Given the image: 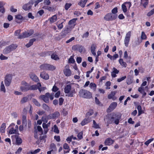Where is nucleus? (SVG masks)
Segmentation results:
<instances>
[{
    "label": "nucleus",
    "instance_id": "obj_1",
    "mask_svg": "<svg viewBox=\"0 0 154 154\" xmlns=\"http://www.w3.org/2000/svg\"><path fill=\"white\" fill-rule=\"evenodd\" d=\"M80 97L86 98H90L92 97V94L89 91L85 90L82 89L79 92Z\"/></svg>",
    "mask_w": 154,
    "mask_h": 154
},
{
    "label": "nucleus",
    "instance_id": "obj_2",
    "mask_svg": "<svg viewBox=\"0 0 154 154\" xmlns=\"http://www.w3.org/2000/svg\"><path fill=\"white\" fill-rule=\"evenodd\" d=\"M34 3V0H31L28 3L23 5L22 8L25 11H29L32 10V7Z\"/></svg>",
    "mask_w": 154,
    "mask_h": 154
},
{
    "label": "nucleus",
    "instance_id": "obj_3",
    "mask_svg": "<svg viewBox=\"0 0 154 154\" xmlns=\"http://www.w3.org/2000/svg\"><path fill=\"white\" fill-rule=\"evenodd\" d=\"M117 17V14H112L109 13L106 14L104 17V19L108 21L113 20H115Z\"/></svg>",
    "mask_w": 154,
    "mask_h": 154
},
{
    "label": "nucleus",
    "instance_id": "obj_4",
    "mask_svg": "<svg viewBox=\"0 0 154 154\" xmlns=\"http://www.w3.org/2000/svg\"><path fill=\"white\" fill-rule=\"evenodd\" d=\"M12 77L10 75H7L5 77V83L6 86H9L11 82Z\"/></svg>",
    "mask_w": 154,
    "mask_h": 154
},
{
    "label": "nucleus",
    "instance_id": "obj_5",
    "mask_svg": "<svg viewBox=\"0 0 154 154\" xmlns=\"http://www.w3.org/2000/svg\"><path fill=\"white\" fill-rule=\"evenodd\" d=\"M131 35V31L128 32L126 34L124 39L125 44V46L127 47L130 40V38Z\"/></svg>",
    "mask_w": 154,
    "mask_h": 154
},
{
    "label": "nucleus",
    "instance_id": "obj_6",
    "mask_svg": "<svg viewBox=\"0 0 154 154\" xmlns=\"http://www.w3.org/2000/svg\"><path fill=\"white\" fill-rule=\"evenodd\" d=\"M50 96V93H47L45 95H41L39 97V98L40 99L43 100L45 103H48L49 102V98Z\"/></svg>",
    "mask_w": 154,
    "mask_h": 154
},
{
    "label": "nucleus",
    "instance_id": "obj_7",
    "mask_svg": "<svg viewBox=\"0 0 154 154\" xmlns=\"http://www.w3.org/2000/svg\"><path fill=\"white\" fill-rule=\"evenodd\" d=\"M63 72L64 75L66 76H69L71 75L72 72L69 69V66L68 65H66L65 67L63 70Z\"/></svg>",
    "mask_w": 154,
    "mask_h": 154
},
{
    "label": "nucleus",
    "instance_id": "obj_8",
    "mask_svg": "<svg viewBox=\"0 0 154 154\" xmlns=\"http://www.w3.org/2000/svg\"><path fill=\"white\" fill-rule=\"evenodd\" d=\"M60 115L59 112H56L54 113L49 115L47 116L48 119H54L58 118Z\"/></svg>",
    "mask_w": 154,
    "mask_h": 154
},
{
    "label": "nucleus",
    "instance_id": "obj_9",
    "mask_svg": "<svg viewBox=\"0 0 154 154\" xmlns=\"http://www.w3.org/2000/svg\"><path fill=\"white\" fill-rule=\"evenodd\" d=\"M18 126L16 125L14 127H11L9 129V133L10 134H17L18 132Z\"/></svg>",
    "mask_w": 154,
    "mask_h": 154
},
{
    "label": "nucleus",
    "instance_id": "obj_10",
    "mask_svg": "<svg viewBox=\"0 0 154 154\" xmlns=\"http://www.w3.org/2000/svg\"><path fill=\"white\" fill-rule=\"evenodd\" d=\"M117 104L116 102H113L112 103L109 105V108L107 110V111L108 112H110L113 110L117 106Z\"/></svg>",
    "mask_w": 154,
    "mask_h": 154
},
{
    "label": "nucleus",
    "instance_id": "obj_11",
    "mask_svg": "<svg viewBox=\"0 0 154 154\" xmlns=\"http://www.w3.org/2000/svg\"><path fill=\"white\" fill-rule=\"evenodd\" d=\"M41 85L40 83H38L37 85H33L29 86V90H36L37 89H38L39 87H41Z\"/></svg>",
    "mask_w": 154,
    "mask_h": 154
},
{
    "label": "nucleus",
    "instance_id": "obj_12",
    "mask_svg": "<svg viewBox=\"0 0 154 154\" xmlns=\"http://www.w3.org/2000/svg\"><path fill=\"white\" fill-rule=\"evenodd\" d=\"M30 78L33 81L35 82H38L39 80L37 76L34 74L31 73L29 75Z\"/></svg>",
    "mask_w": 154,
    "mask_h": 154
},
{
    "label": "nucleus",
    "instance_id": "obj_13",
    "mask_svg": "<svg viewBox=\"0 0 154 154\" xmlns=\"http://www.w3.org/2000/svg\"><path fill=\"white\" fill-rule=\"evenodd\" d=\"M116 93V91H112L108 96V98L109 99H112L113 100H115L117 98L114 96Z\"/></svg>",
    "mask_w": 154,
    "mask_h": 154
},
{
    "label": "nucleus",
    "instance_id": "obj_14",
    "mask_svg": "<svg viewBox=\"0 0 154 154\" xmlns=\"http://www.w3.org/2000/svg\"><path fill=\"white\" fill-rule=\"evenodd\" d=\"M76 93L75 89L74 88H72V90H70L66 94V95L69 97H72L73 94Z\"/></svg>",
    "mask_w": 154,
    "mask_h": 154
},
{
    "label": "nucleus",
    "instance_id": "obj_15",
    "mask_svg": "<svg viewBox=\"0 0 154 154\" xmlns=\"http://www.w3.org/2000/svg\"><path fill=\"white\" fill-rule=\"evenodd\" d=\"M113 140L111 138H108L106 139L105 141V143L106 145H110L112 144L114 142Z\"/></svg>",
    "mask_w": 154,
    "mask_h": 154
},
{
    "label": "nucleus",
    "instance_id": "obj_16",
    "mask_svg": "<svg viewBox=\"0 0 154 154\" xmlns=\"http://www.w3.org/2000/svg\"><path fill=\"white\" fill-rule=\"evenodd\" d=\"M91 121V119L90 118H87L83 120L81 123V125L84 126L85 124L89 123Z\"/></svg>",
    "mask_w": 154,
    "mask_h": 154
},
{
    "label": "nucleus",
    "instance_id": "obj_17",
    "mask_svg": "<svg viewBox=\"0 0 154 154\" xmlns=\"http://www.w3.org/2000/svg\"><path fill=\"white\" fill-rule=\"evenodd\" d=\"M40 76L42 78L45 80H48L49 78L48 74L44 72L40 73Z\"/></svg>",
    "mask_w": 154,
    "mask_h": 154
},
{
    "label": "nucleus",
    "instance_id": "obj_18",
    "mask_svg": "<svg viewBox=\"0 0 154 154\" xmlns=\"http://www.w3.org/2000/svg\"><path fill=\"white\" fill-rule=\"evenodd\" d=\"M77 20V18H74L69 21L68 23L69 25V26H70L72 28H73L74 27L75 25V23Z\"/></svg>",
    "mask_w": 154,
    "mask_h": 154
},
{
    "label": "nucleus",
    "instance_id": "obj_19",
    "mask_svg": "<svg viewBox=\"0 0 154 154\" xmlns=\"http://www.w3.org/2000/svg\"><path fill=\"white\" fill-rule=\"evenodd\" d=\"M96 46L95 44H93L91 45V52L92 54L94 56L96 55V53L94 52L95 50L96 49Z\"/></svg>",
    "mask_w": 154,
    "mask_h": 154
},
{
    "label": "nucleus",
    "instance_id": "obj_20",
    "mask_svg": "<svg viewBox=\"0 0 154 154\" xmlns=\"http://www.w3.org/2000/svg\"><path fill=\"white\" fill-rule=\"evenodd\" d=\"M72 88L70 84L66 85V86L65 87L64 89V92L65 94H66L70 90H72Z\"/></svg>",
    "mask_w": 154,
    "mask_h": 154
},
{
    "label": "nucleus",
    "instance_id": "obj_21",
    "mask_svg": "<svg viewBox=\"0 0 154 154\" xmlns=\"http://www.w3.org/2000/svg\"><path fill=\"white\" fill-rule=\"evenodd\" d=\"M57 15H55L52 16L49 19L51 23H53L55 22L57 20Z\"/></svg>",
    "mask_w": 154,
    "mask_h": 154
},
{
    "label": "nucleus",
    "instance_id": "obj_22",
    "mask_svg": "<svg viewBox=\"0 0 154 154\" xmlns=\"http://www.w3.org/2000/svg\"><path fill=\"white\" fill-rule=\"evenodd\" d=\"M6 128V124L5 123H3L2 124L0 128V131L1 133H4L5 132V129Z\"/></svg>",
    "mask_w": 154,
    "mask_h": 154
},
{
    "label": "nucleus",
    "instance_id": "obj_23",
    "mask_svg": "<svg viewBox=\"0 0 154 154\" xmlns=\"http://www.w3.org/2000/svg\"><path fill=\"white\" fill-rule=\"evenodd\" d=\"M63 149H67V150L66 151H64V153H66L69 152L70 150L69 146L68 144L66 143H65L63 145Z\"/></svg>",
    "mask_w": 154,
    "mask_h": 154
},
{
    "label": "nucleus",
    "instance_id": "obj_24",
    "mask_svg": "<svg viewBox=\"0 0 154 154\" xmlns=\"http://www.w3.org/2000/svg\"><path fill=\"white\" fill-rule=\"evenodd\" d=\"M15 18L16 19V22L17 23H19V22L18 21L22 20L23 17L20 14H18L15 16Z\"/></svg>",
    "mask_w": 154,
    "mask_h": 154
},
{
    "label": "nucleus",
    "instance_id": "obj_25",
    "mask_svg": "<svg viewBox=\"0 0 154 154\" xmlns=\"http://www.w3.org/2000/svg\"><path fill=\"white\" fill-rule=\"evenodd\" d=\"M116 118V117H112L110 118H109L108 119L107 121V123L108 124L107 126H108L109 124L114 123V121Z\"/></svg>",
    "mask_w": 154,
    "mask_h": 154
},
{
    "label": "nucleus",
    "instance_id": "obj_26",
    "mask_svg": "<svg viewBox=\"0 0 154 154\" xmlns=\"http://www.w3.org/2000/svg\"><path fill=\"white\" fill-rule=\"evenodd\" d=\"M36 39L35 38H32L30 39L29 43L26 45V46L27 48H29L32 45L33 43L35 41Z\"/></svg>",
    "mask_w": 154,
    "mask_h": 154
},
{
    "label": "nucleus",
    "instance_id": "obj_27",
    "mask_svg": "<svg viewBox=\"0 0 154 154\" xmlns=\"http://www.w3.org/2000/svg\"><path fill=\"white\" fill-rule=\"evenodd\" d=\"M56 68L54 66L48 64L47 70L53 71Z\"/></svg>",
    "mask_w": 154,
    "mask_h": 154
},
{
    "label": "nucleus",
    "instance_id": "obj_28",
    "mask_svg": "<svg viewBox=\"0 0 154 154\" xmlns=\"http://www.w3.org/2000/svg\"><path fill=\"white\" fill-rule=\"evenodd\" d=\"M28 37L27 34L26 32H25L23 33L22 34L19 35L18 37V38L19 39H22Z\"/></svg>",
    "mask_w": 154,
    "mask_h": 154
},
{
    "label": "nucleus",
    "instance_id": "obj_29",
    "mask_svg": "<svg viewBox=\"0 0 154 154\" xmlns=\"http://www.w3.org/2000/svg\"><path fill=\"white\" fill-rule=\"evenodd\" d=\"M16 144L17 145H20L22 143V140L20 137H16Z\"/></svg>",
    "mask_w": 154,
    "mask_h": 154
},
{
    "label": "nucleus",
    "instance_id": "obj_30",
    "mask_svg": "<svg viewBox=\"0 0 154 154\" xmlns=\"http://www.w3.org/2000/svg\"><path fill=\"white\" fill-rule=\"evenodd\" d=\"M42 8L44 9L48 10L49 11H53L54 9V8L53 7H49L47 6H44Z\"/></svg>",
    "mask_w": 154,
    "mask_h": 154
},
{
    "label": "nucleus",
    "instance_id": "obj_31",
    "mask_svg": "<svg viewBox=\"0 0 154 154\" xmlns=\"http://www.w3.org/2000/svg\"><path fill=\"white\" fill-rule=\"evenodd\" d=\"M0 91H1L3 92L4 93H5L6 92V89L3 81H2L1 83Z\"/></svg>",
    "mask_w": 154,
    "mask_h": 154
},
{
    "label": "nucleus",
    "instance_id": "obj_32",
    "mask_svg": "<svg viewBox=\"0 0 154 154\" xmlns=\"http://www.w3.org/2000/svg\"><path fill=\"white\" fill-rule=\"evenodd\" d=\"M50 148L52 151H56L57 149L55 144L53 143L51 144Z\"/></svg>",
    "mask_w": 154,
    "mask_h": 154
},
{
    "label": "nucleus",
    "instance_id": "obj_33",
    "mask_svg": "<svg viewBox=\"0 0 154 154\" xmlns=\"http://www.w3.org/2000/svg\"><path fill=\"white\" fill-rule=\"evenodd\" d=\"M20 89L22 91H25L29 90V86H21L20 87Z\"/></svg>",
    "mask_w": 154,
    "mask_h": 154
},
{
    "label": "nucleus",
    "instance_id": "obj_34",
    "mask_svg": "<svg viewBox=\"0 0 154 154\" xmlns=\"http://www.w3.org/2000/svg\"><path fill=\"white\" fill-rule=\"evenodd\" d=\"M17 45L14 44H12L8 46L11 51L15 49L17 47Z\"/></svg>",
    "mask_w": 154,
    "mask_h": 154
},
{
    "label": "nucleus",
    "instance_id": "obj_35",
    "mask_svg": "<svg viewBox=\"0 0 154 154\" xmlns=\"http://www.w3.org/2000/svg\"><path fill=\"white\" fill-rule=\"evenodd\" d=\"M48 64H43L40 66L41 69L47 70Z\"/></svg>",
    "mask_w": 154,
    "mask_h": 154
},
{
    "label": "nucleus",
    "instance_id": "obj_36",
    "mask_svg": "<svg viewBox=\"0 0 154 154\" xmlns=\"http://www.w3.org/2000/svg\"><path fill=\"white\" fill-rule=\"evenodd\" d=\"M42 126L44 129L45 133L46 134L48 131V125L45 123H43L42 124Z\"/></svg>",
    "mask_w": 154,
    "mask_h": 154
},
{
    "label": "nucleus",
    "instance_id": "obj_37",
    "mask_svg": "<svg viewBox=\"0 0 154 154\" xmlns=\"http://www.w3.org/2000/svg\"><path fill=\"white\" fill-rule=\"evenodd\" d=\"M137 108L138 111V116H140L141 114L143 113V112L142 110V108L140 105H138Z\"/></svg>",
    "mask_w": 154,
    "mask_h": 154
},
{
    "label": "nucleus",
    "instance_id": "obj_38",
    "mask_svg": "<svg viewBox=\"0 0 154 154\" xmlns=\"http://www.w3.org/2000/svg\"><path fill=\"white\" fill-rule=\"evenodd\" d=\"M11 51L9 47L8 46L6 47L3 50V53L5 54H7L9 53Z\"/></svg>",
    "mask_w": 154,
    "mask_h": 154
},
{
    "label": "nucleus",
    "instance_id": "obj_39",
    "mask_svg": "<svg viewBox=\"0 0 154 154\" xmlns=\"http://www.w3.org/2000/svg\"><path fill=\"white\" fill-rule=\"evenodd\" d=\"M94 113L93 110L90 109L86 114V117L87 118H89V116L92 115Z\"/></svg>",
    "mask_w": 154,
    "mask_h": 154
},
{
    "label": "nucleus",
    "instance_id": "obj_40",
    "mask_svg": "<svg viewBox=\"0 0 154 154\" xmlns=\"http://www.w3.org/2000/svg\"><path fill=\"white\" fill-rule=\"evenodd\" d=\"M119 63L120 64L123 66L126 67L127 66V64L126 63L123 61L122 59H120L119 60Z\"/></svg>",
    "mask_w": 154,
    "mask_h": 154
},
{
    "label": "nucleus",
    "instance_id": "obj_41",
    "mask_svg": "<svg viewBox=\"0 0 154 154\" xmlns=\"http://www.w3.org/2000/svg\"><path fill=\"white\" fill-rule=\"evenodd\" d=\"M74 47H76L75 48V50H77V49H78L79 51L80 52H81L82 51L83 49H84L83 47L82 46H74Z\"/></svg>",
    "mask_w": 154,
    "mask_h": 154
},
{
    "label": "nucleus",
    "instance_id": "obj_42",
    "mask_svg": "<svg viewBox=\"0 0 154 154\" xmlns=\"http://www.w3.org/2000/svg\"><path fill=\"white\" fill-rule=\"evenodd\" d=\"M28 98L27 97H24L22 98L20 101L21 104L26 102L28 100Z\"/></svg>",
    "mask_w": 154,
    "mask_h": 154
},
{
    "label": "nucleus",
    "instance_id": "obj_43",
    "mask_svg": "<svg viewBox=\"0 0 154 154\" xmlns=\"http://www.w3.org/2000/svg\"><path fill=\"white\" fill-rule=\"evenodd\" d=\"M32 101L33 103L36 106H41L40 103L38 102V101L35 99H33L32 100Z\"/></svg>",
    "mask_w": 154,
    "mask_h": 154
},
{
    "label": "nucleus",
    "instance_id": "obj_44",
    "mask_svg": "<svg viewBox=\"0 0 154 154\" xmlns=\"http://www.w3.org/2000/svg\"><path fill=\"white\" fill-rule=\"evenodd\" d=\"M141 4H143L144 7L145 8L146 5H147L148 3V0H141Z\"/></svg>",
    "mask_w": 154,
    "mask_h": 154
},
{
    "label": "nucleus",
    "instance_id": "obj_45",
    "mask_svg": "<svg viewBox=\"0 0 154 154\" xmlns=\"http://www.w3.org/2000/svg\"><path fill=\"white\" fill-rule=\"evenodd\" d=\"M115 117H116L114 121V123H115L116 124L118 125L119 123V120L120 119V117L119 116H115Z\"/></svg>",
    "mask_w": 154,
    "mask_h": 154
},
{
    "label": "nucleus",
    "instance_id": "obj_46",
    "mask_svg": "<svg viewBox=\"0 0 154 154\" xmlns=\"http://www.w3.org/2000/svg\"><path fill=\"white\" fill-rule=\"evenodd\" d=\"M93 127L96 128H100V127H99V125L96 123L94 120L93 121Z\"/></svg>",
    "mask_w": 154,
    "mask_h": 154
},
{
    "label": "nucleus",
    "instance_id": "obj_47",
    "mask_svg": "<svg viewBox=\"0 0 154 154\" xmlns=\"http://www.w3.org/2000/svg\"><path fill=\"white\" fill-rule=\"evenodd\" d=\"M72 28L71 26H69L66 28V29L65 30V33H67L69 32L71 30Z\"/></svg>",
    "mask_w": 154,
    "mask_h": 154
},
{
    "label": "nucleus",
    "instance_id": "obj_48",
    "mask_svg": "<svg viewBox=\"0 0 154 154\" xmlns=\"http://www.w3.org/2000/svg\"><path fill=\"white\" fill-rule=\"evenodd\" d=\"M51 57L52 59L54 60H57L59 59V58L57 55L54 54H53L51 56Z\"/></svg>",
    "mask_w": 154,
    "mask_h": 154
},
{
    "label": "nucleus",
    "instance_id": "obj_49",
    "mask_svg": "<svg viewBox=\"0 0 154 154\" xmlns=\"http://www.w3.org/2000/svg\"><path fill=\"white\" fill-rule=\"evenodd\" d=\"M72 5L71 3H66L65 5V9L66 10H67Z\"/></svg>",
    "mask_w": 154,
    "mask_h": 154
},
{
    "label": "nucleus",
    "instance_id": "obj_50",
    "mask_svg": "<svg viewBox=\"0 0 154 154\" xmlns=\"http://www.w3.org/2000/svg\"><path fill=\"white\" fill-rule=\"evenodd\" d=\"M54 132L57 134L59 133V131L56 125H54Z\"/></svg>",
    "mask_w": 154,
    "mask_h": 154
},
{
    "label": "nucleus",
    "instance_id": "obj_51",
    "mask_svg": "<svg viewBox=\"0 0 154 154\" xmlns=\"http://www.w3.org/2000/svg\"><path fill=\"white\" fill-rule=\"evenodd\" d=\"M26 33L28 37L32 35L34 33V31L32 30H30L26 32Z\"/></svg>",
    "mask_w": 154,
    "mask_h": 154
},
{
    "label": "nucleus",
    "instance_id": "obj_52",
    "mask_svg": "<svg viewBox=\"0 0 154 154\" xmlns=\"http://www.w3.org/2000/svg\"><path fill=\"white\" fill-rule=\"evenodd\" d=\"M85 4L83 2L82 0H81L78 3V5L82 7H84L85 5Z\"/></svg>",
    "mask_w": 154,
    "mask_h": 154
},
{
    "label": "nucleus",
    "instance_id": "obj_53",
    "mask_svg": "<svg viewBox=\"0 0 154 154\" xmlns=\"http://www.w3.org/2000/svg\"><path fill=\"white\" fill-rule=\"evenodd\" d=\"M37 128L38 131L41 133V134H40V135H42L43 134V131L42 128L40 126H37Z\"/></svg>",
    "mask_w": 154,
    "mask_h": 154
},
{
    "label": "nucleus",
    "instance_id": "obj_54",
    "mask_svg": "<svg viewBox=\"0 0 154 154\" xmlns=\"http://www.w3.org/2000/svg\"><path fill=\"white\" fill-rule=\"evenodd\" d=\"M42 107L45 110H48L49 109V107L48 105L45 103H44L42 104Z\"/></svg>",
    "mask_w": 154,
    "mask_h": 154
},
{
    "label": "nucleus",
    "instance_id": "obj_55",
    "mask_svg": "<svg viewBox=\"0 0 154 154\" xmlns=\"http://www.w3.org/2000/svg\"><path fill=\"white\" fill-rule=\"evenodd\" d=\"M118 9L117 7L115 8L112 10V14H116L117 12Z\"/></svg>",
    "mask_w": 154,
    "mask_h": 154
},
{
    "label": "nucleus",
    "instance_id": "obj_56",
    "mask_svg": "<svg viewBox=\"0 0 154 154\" xmlns=\"http://www.w3.org/2000/svg\"><path fill=\"white\" fill-rule=\"evenodd\" d=\"M141 38L142 39H145L146 38V36L143 32H142Z\"/></svg>",
    "mask_w": 154,
    "mask_h": 154
},
{
    "label": "nucleus",
    "instance_id": "obj_57",
    "mask_svg": "<svg viewBox=\"0 0 154 154\" xmlns=\"http://www.w3.org/2000/svg\"><path fill=\"white\" fill-rule=\"evenodd\" d=\"M153 139H154L153 138L150 139L145 142L144 144L148 146L151 142L153 140Z\"/></svg>",
    "mask_w": 154,
    "mask_h": 154
},
{
    "label": "nucleus",
    "instance_id": "obj_58",
    "mask_svg": "<svg viewBox=\"0 0 154 154\" xmlns=\"http://www.w3.org/2000/svg\"><path fill=\"white\" fill-rule=\"evenodd\" d=\"M83 133L82 132H79L77 135L78 138L79 139H81L82 137Z\"/></svg>",
    "mask_w": 154,
    "mask_h": 154
},
{
    "label": "nucleus",
    "instance_id": "obj_59",
    "mask_svg": "<svg viewBox=\"0 0 154 154\" xmlns=\"http://www.w3.org/2000/svg\"><path fill=\"white\" fill-rule=\"evenodd\" d=\"M0 59L1 60H6L8 59V57H6L3 55L2 54L0 56Z\"/></svg>",
    "mask_w": 154,
    "mask_h": 154
},
{
    "label": "nucleus",
    "instance_id": "obj_60",
    "mask_svg": "<svg viewBox=\"0 0 154 154\" xmlns=\"http://www.w3.org/2000/svg\"><path fill=\"white\" fill-rule=\"evenodd\" d=\"M90 86L91 88H94V90H95L96 88V85L95 84L91 83H90Z\"/></svg>",
    "mask_w": 154,
    "mask_h": 154
},
{
    "label": "nucleus",
    "instance_id": "obj_61",
    "mask_svg": "<svg viewBox=\"0 0 154 154\" xmlns=\"http://www.w3.org/2000/svg\"><path fill=\"white\" fill-rule=\"evenodd\" d=\"M122 9L124 12H126L127 11V8L126 5L123 4L122 5Z\"/></svg>",
    "mask_w": 154,
    "mask_h": 154
},
{
    "label": "nucleus",
    "instance_id": "obj_62",
    "mask_svg": "<svg viewBox=\"0 0 154 154\" xmlns=\"http://www.w3.org/2000/svg\"><path fill=\"white\" fill-rule=\"evenodd\" d=\"M0 12L4 13L5 12V10L2 5L0 3Z\"/></svg>",
    "mask_w": 154,
    "mask_h": 154
},
{
    "label": "nucleus",
    "instance_id": "obj_63",
    "mask_svg": "<svg viewBox=\"0 0 154 154\" xmlns=\"http://www.w3.org/2000/svg\"><path fill=\"white\" fill-rule=\"evenodd\" d=\"M154 13V8L149 12L147 14L148 16H150Z\"/></svg>",
    "mask_w": 154,
    "mask_h": 154
},
{
    "label": "nucleus",
    "instance_id": "obj_64",
    "mask_svg": "<svg viewBox=\"0 0 154 154\" xmlns=\"http://www.w3.org/2000/svg\"><path fill=\"white\" fill-rule=\"evenodd\" d=\"M138 91L141 93H143V92L144 91V88L142 86H141L138 89Z\"/></svg>",
    "mask_w": 154,
    "mask_h": 154
}]
</instances>
